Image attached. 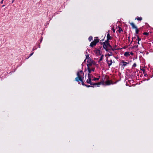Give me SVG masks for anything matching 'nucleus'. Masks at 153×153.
Instances as JSON below:
<instances>
[{
    "label": "nucleus",
    "instance_id": "nucleus-39",
    "mask_svg": "<svg viewBox=\"0 0 153 153\" xmlns=\"http://www.w3.org/2000/svg\"><path fill=\"white\" fill-rule=\"evenodd\" d=\"M130 54H131V55H133L134 53H133V52H131L130 53Z\"/></svg>",
    "mask_w": 153,
    "mask_h": 153
},
{
    "label": "nucleus",
    "instance_id": "nucleus-42",
    "mask_svg": "<svg viewBox=\"0 0 153 153\" xmlns=\"http://www.w3.org/2000/svg\"><path fill=\"white\" fill-rule=\"evenodd\" d=\"M117 45H115V46H114V48H116V47H117Z\"/></svg>",
    "mask_w": 153,
    "mask_h": 153
},
{
    "label": "nucleus",
    "instance_id": "nucleus-1",
    "mask_svg": "<svg viewBox=\"0 0 153 153\" xmlns=\"http://www.w3.org/2000/svg\"><path fill=\"white\" fill-rule=\"evenodd\" d=\"M77 77L75 78L76 81L78 82H79V81H81L82 85L85 86V85L82 80V79L84 78V73L81 70L78 72L77 73Z\"/></svg>",
    "mask_w": 153,
    "mask_h": 153
},
{
    "label": "nucleus",
    "instance_id": "nucleus-25",
    "mask_svg": "<svg viewBox=\"0 0 153 153\" xmlns=\"http://www.w3.org/2000/svg\"><path fill=\"white\" fill-rule=\"evenodd\" d=\"M139 31V30H138L137 28L135 29V33L136 34H138Z\"/></svg>",
    "mask_w": 153,
    "mask_h": 153
},
{
    "label": "nucleus",
    "instance_id": "nucleus-3",
    "mask_svg": "<svg viewBox=\"0 0 153 153\" xmlns=\"http://www.w3.org/2000/svg\"><path fill=\"white\" fill-rule=\"evenodd\" d=\"M86 59H87V63L90 62H93V60H92L89 56L88 54V55H86Z\"/></svg>",
    "mask_w": 153,
    "mask_h": 153
},
{
    "label": "nucleus",
    "instance_id": "nucleus-8",
    "mask_svg": "<svg viewBox=\"0 0 153 153\" xmlns=\"http://www.w3.org/2000/svg\"><path fill=\"white\" fill-rule=\"evenodd\" d=\"M129 23L131 25L133 29H136L137 27L134 25V24L133 22H129Z\"/></svg>",
    "mask_w": 153,
    "mask_h": 153
},
{
    "label": "nucleus",
    "instance_id": "nucleus-2",
    "mask_svg": "<svg viewBox=\"0 0 153 153\" xmlns=\"http://www.w3.org/2000/svg\"><path fill=\"white\" fill-rule=\"evenodd\" d=\"M102 45H103V48L106 51H108V48H111V46L110 45L109 40H105L104 42L100 43Z\"/></svg>",
    "mask_w": 153,
    "mask_h": 153
},
{
    "label": "nucleus",
    "instance_id": "nucleus-34",
    "mask_svg": "<svg viewBox=\"0 0 153 153\" xmlns=\"http://www.w3.org/2000/svg\"><path fill=\"white\" fill-rule=\"evenodd\" d=\"M42 39H43V37H42V36H41V39L40 40V43L42 42Z\"/></svg>",
    "mask_w": 153,
    "mask_h": 153
},
{
    "label": "nucleus",
    "instance_id": "nucleus-30",
    "mask_svg": "<svg viewBox=\"0 0 153 153\" xmlns=\"http://www.w3.org/2000/svg\"><path fill=\"white\" fill-rule=\"evenodd\" d=\"M141 69L142 71H143V73H144V72H145V69L144 68H142V69Z\"/></svg>",
    "mask_w": 153,
    "mask_h": 153
},
{
    "label": "nucleus",
    "instance_id": "nucleus-15",
    "mask_svg": "<svg viewBox=\"0 0 153 153\" xmlns=\"http://www.w3.org/2000/svg\"><path fill=\"white\" fill-rule=\"evenodd\" d=\"M87 69L88 70V77H89V76H90V74L91 73V70L90 69V67H87Z\"/></svg>",
    "mask_w": 153,
    "mask_h": 153
},
{
    "label": "nucleus",
    "instance_id": "nucleus-41",
    "mask_svg": "<svg viewBox=\"0 0 153 153\" xmlns=\"http://www.w3.org/2000/svg\"><path fill=\"white\" fill-rule=\"evenodd\" d=\"M147 75V74H144V76H146Z\"/></svg>",
    "mask_w": 153,
    "mask_h": 153
},
{
    "label": "nucleus",
    "instance_id": "nucleus-37",
    "mask_svg": "<svg viewBox=\"0 0 153 153\" xmlns=\"http://www.w3.org/2000/svg\"><path fill=\"white\" fill-rule=\"evenodd\" d=\"M38 47L39 48H40V43H39V44H38Z\"/></svg>",
    "mask_w": 153,
    "mask_h": 153
},
{
    "label": "nucleus",
    "instance_id": "nucleus-47",
    "mask_svg": "<svg viewBox=\"0 0 153 153\" xmlns=\"http://www.w3.org/2000/svg\"><path fill=\"white\" fill-rule=\"evenodd\" d=\"M135 37H133L132 38V40L133 39H134L135 38Z\"/></svg>",
    "mask_w": 153,
    "mask_h": 153
},
{
    "label": "nucleus",
    "instance_id": "nucleus-20",
    "mask_svg": "<svg viewBox=\"0 0 153 153\" xmlns=\"http://www.w3.org/2000/svg\"><path fill=\"white\" fill-rule=\"evenodd\" d=\"M135 19H137L138 21H141L142 20V18L141 17H137V18Z\"/></svg>",
    "mask_w": 153,
    "mask_h": 153
},
{
    "label": "nucleus",
    "instance_id": "nucleus-36",
    "mask_svg": "<svg viewBox=\"0 0 153 153\" xmlns=\"http://www.w3.org/2000/svg\"><path fill=\"white\" fill-rule=\"evenodd\" d=\"M91 70V71H94L95 70V68H93Z\"/></svg>",
    "mask_w": 153,
    "mask_h": 153
},
{
    "label": "nucleus",
    "instance_id": "nucleus-7",
    "mask_svg": "<svg viewBox=\"0 0 153 153\" xmlns=\"http://www.w3.org/2000/svg\"><path fill=\"white\" fill-rule=\"evenodd\" d=\"M93 41L95 43H96V44H97V43L99 42V40L98 39V37H94V40Z\"/></svg>",
    "mask_w": 153,
    "mask_h": 153
},
{
    "label": "nucleus",
    "instance_id": "nucleus-4",
    "mask_svg": "<svg viewBox=\"0 0 153 153\" xmlns=\"http://www.w3.org/2000/svg\"><path fill=\"white\" fill-rule=\"evenodd\" d=\"M90 84L91 85H97L99 86L100 85V83H94L91 82V83H90Z\"/></svg>",
    "mask_w": 153,
    "mask_h": 153
},
{
    "label": "nucleus",
    "instance_id": "nucleus-17",
    "mask_svg": "<svg viewBox=\"0 0 153 153\" xmlns=\"http://www.w3.org/2000/svg\"><path fill=\"white\" fill-rule=\"evenodd\" d=\"M93 62H90L88 63L87 66V67H90V66H91L92 65Z\"/></svg>",
    "mask_w": 153,
    "mask_h": 153
},
{
    "label": "nucleus",
    "instance_id": "nucleus-28",
    "mask_svg": "<svg viewBox=\"0 0 153 153\" xmlns=\"http://www.w3.org/2000/svg\"><path fill=\"white\" fill-rule=\"evenodd\" d=\"M33 53H34V52H32V53H31V54H30L29 56L28 57H27V58L26 59H28V58H29L31 56H32L33 55Z\"/></svg>",
    "mask_w": 153,
    "mask_h": 153
},
{
    "label": "nucleus",
    "instance_id": "nucleus-13",
    "mask_svg": "<svg viewBox=\"0 0 153 153\" xmlns=\"http://www.w3.org/2000/svg\"><path fill=\"white\" fill-rule=\"evenodd\" d=\"M107 39L106 40H109L111 39V37L110 36L109 32L107 35Z\"/></svg>",
    "mask_w": 153,
    "mask_h": 153
},
{
    "label": "nucleus",
    "instance_id": "nucleus-31",
    "mask_svg": "<svg viewBox=\"0 0 153 153\" xmlns=\"http://www.w3.org/2000/svg\"><path fill=\"white\" fill-rule=\"evenodd\" d=\"M136 66V63H134L132 65L133 67H135Z\"/></svg>",
    "mask_w": 153,
    "mask_h": 153
},
{
    "label": "nucleus",
    "instance_id": "nucleus-19",
    "mask_svg": "<svg viewBox=\"0 0 153 153\" xmlns=\"http://www.w3.org/2000/svg\"><path fill=\"white\" fill-rule=\"evenodd\" d=\"M103 56H104V55H101V56L100 57V59L98 61V63L100 62V61H102V60L103 57Z\"/></svg>",
    "mask_w": 153,
    "mask_h": 153
},
{
    "label": "nucleus",
    "instance_id": "nucleus-21",
    "mask_svg": "<svg viewBox=\"0 0 153 153\" xmlns=\"http://www.w3.org/2000/svg\"><path fill=\"white\" fill-rule=\"evenodd\" d=\"M138 47V45H133L132 47L131 48L132 49H134V48H137Z\"/></svg>",
    "mask_w": 153,
    "mask_h": 153
},
{
    "label": "nucleus",
    "instance_id": "nucleus-27",
    "mask_svg": "<svg viewBox=\"0 0 153 153\" xmlns=\"http://www.w3.org/2000/svg\"><path fill=\"white\" fill-rule=\"evenodd\" d=\"M143 35L147 36L149 34V33L147 32H144L143 33Z\"/></svg>",
    "mask_w": 153,
    "mask_h": 153
},
{
    "label": "nucleus",
    "instance_id": "nucleus-16",
    "mask_svg": "<svg viewBox=\"0 0 153 153\" xmlns=\"http://www.w3.org/2000/svg\"><path fill=\"white\" fill-rule=\"evenodd\" d=\"M130 55L129 52H125L124 54V55L126 57H128Z\"/></svg>",
    "mask_w": 153,
    "mask_h": 153
},
{
    "label": "nucleus",
    "instance_id": "nucleus-44",
    "mask_svg": "<svg viewBox=\"0 0 153 153\" xmlns=\"http://www.w3.org/2000/svg\"><path fill=\"white\" fill-rule=\"evenodd\" d=\"M4 6H5V5H3L2 6V7H4Z\"/></svg>",
    "mask_w": 153,
    "mask_h": 153
},
{
    "label": "nucleus",
    "instance_id": "nucleus-26",
    "mask_svg": "<svg viewBox=\"0 0 153 153\" xmlns=\"http://www.w3.org/2000/svg\"><path fill=\"white\" fill-rule=\"evenodd\" d=\"M123 31L121 27H119V32H120L121 31Z\"/></svg>",
    "mask_w": 153,
    "mask_h": 153
},
{
    "label": "nucleus",
    "instance_id": "nucleus-12",
    "mask_svg": "<svg viewBox=\"0 0 153 153\" xmlns=\"http://www.w3.org/2000/svg\"><path fill=\"white\" fill-rule=\"evenodd\" d=\"M96 45V43H95L94 42H92L91 43L90 46L91 47H93L94 45Z\"/></svg>",
    "mask_w": 153,
    "mask_h": 153
},
{
    "label": "nucleus",
    "instance_id": "nucleus-10",
    "mask_svg": "<svg viewBox=\"0 0 153 153\" xmlns=\"http://www.w3.org/2000/svg\"><path fill=\"white\" fill-rule=\"evenodd\" d=\"M117 50V49H116L115 48H114V47L113 48L112 46H111V48H108V51L107 52H109V51H111V50H112L113 51H114L115 50Z\"/></svg>",
    "mask_w": 153,
    "mask_h": 153
},
{
    "label": "nucleus",
    "instance_id": "nucleus-46",
    "mask_svg": "<svg viewBox=\"0 0 153 153\" xmlns=\"http://www.w3.org/2000/svg\"><path fill=\"white\" fill-rule=\"evenodd\" d=\"M135 37H133L132 38V40L133 39H134L135 38Z\"/></svg>",
    "mask_w": 153,
    "mask_h": 153
},
{
    "label": "nucleus",
    "instance_id": "nucleus-50",
    "mask_svg": "<svg viewBox=\"0 0 153 153\" xmlns=\"http://www.w3.org/2000/svg\"><path fill=\"white\" fill-rule=\"evenodd\" d=\"M132 41H133V40H132V41H131V43L132 42Z\"/></svg>",
    "mask_w": 153,
    "mask_h": 153
},
{
    "label": "nucleus",
    "instance_id": "nucleus-48",
    "mask_svg": "<svg viewBox=\"0 0 153 153\" xmlns=\"http://www.w3.org/2000/svg\"><path fill=\"white\" fill-rule=\"evenodd\" d=\"M136 43H137L136 42H134V44H136Z\"/></svg>",
    "mask_w": 153,
    "mask_h": 153
},
{
    "label": "nucleus",
    "instance_id": "nucleus-40",
    "mask_svg": "<svg viewBox=\"0 0 153 153\" xmlns=\"http://www.w3.org/2000/svg\"><path fill=\"white\" fill-rule=\"evenodd\" d=\"M113 31L114 32H115V30L114 29H113Z\"/></svg>",
    "mask_w": 153,
    "mask_h": 153
},
{
    "label": "nucleus",
    "instance_id": "nucleus-18",
    "mask_svg": "<svg viewBox=\"0 0 153 153\" xmlns=\"http://www.w3.org/2000/svg\"><path fill=\"white\" fill-rule=\"evenodd\" d=\"M94 52H95V53H96L98 54V53H100V49H97L96 50L94 51Z\"/></svg>",
    "mask_w": 153,
    "mask_h": 153
},
{
    "label": "nucleus",
    "instance_id": "nucleus-23",
    "mask_svg": "<svg viewBox=\"0 0 153 153\" xmlns=\"http://www.w3.org/2000/svg\"><path fill=\"white\" fill-rule=\"evenodd\" d=\"M93 39V37L91 36H90L88 38V40L89 41H91Z\"/></svg>",
    "mask_w": 153,
    "mask_h": 153
},
{
    "label": "nucleus",
    "instance_id": "nucleus-22",
    "mask_svg": "<svg viewBox=\"0 0 153 153\" xmlns=\"http://www.w3.org/2000/svg\"><path fill=\"white\" fill-rule=\"evenodd\" d=\"M135 36H136L137 37L138 41V42H139V41H140L141 40V39L137 35H135Z\"/></svg>",
    "mask_w": 153,
    "mask_h": 153
},
{
    "label": "nucleus",
    "instance_id": "nucleus-38",
    "mask_svg": "<svg viewBox=\"0 0 153 153\" xmlns=\"http://www.w3.org/2000/svg\"><path fill=\"white\" fill-rule=\"evenodd\" d=\"M4 0H2L0 2V3L1 4H2L3 3V1Z\"/></svg>",
    "mask_w": 153,
    "mask_h": 153
},
{
    "label": "nucleus",
    "instance_id": "nucleus-51",
    "mask_svg": "<svg viewBox=\"0 0 153 153\" xmlns=\"http://www.w3.org/2000/svg\"><path fill=\"white\" fill-rule=\"evenodd\" d=\"M132 41H133V40H132V41H131V43L132 42Z\"/></svg>",
    "mask_w": 153,
    "mask_h": 153
},
{
    "label": "nucleus",
    "instance_id": "nucleus-5",
    "mask_svg": "<svg viewBox=\"0 0 153 153\" xmlns=\"http://www.w3.org/2000/svg\"><path fill=\"white\" fill-rule=\"evenodd\" d=\"M106 61L107 64H108V66L109 67H110L111 65L112 64V62L111 59L109 61L107 59H106Z\"/></svg>",
    "mask_w": 153,
    "mask_h": 153
},
{
    "label": "nucleus",
    "instance_id": "nucleus-6",
    "mask_svg": "<svg viewBox=\"0 0 153 153\" xmlns=\"http://www.w3.org/2000/svg\"><path fill=\"white\" fill-rule=\"evenodd\" d=\"M121 63H122V64H120L122 66H123L124 67L126 66L128 64V63L125 62L123 60H122L121 62Z\"/></svg>",
    "mask_w": 153,
    "mask_h": 153
},
{
    "label": "nucleus",
    "instance_id": "nucleus-49",
    "mask_svg": "<svg viewBox=\"0 0 153 153\" xmlns=\"http://www.w3.org/2000/svg\"><path fill=\"white\" fill-rule=\"evenodd\" d=\"M137 43H138V44H140V43H139V42H138V41Z\"/></svg>",
    "mask_w": 153,
    "mask_h": 153
},
{
    "label": "nucleus",
    "instance_id": "nucleus-43",
    "mask_svg": "<svg viewBox=\"0 0 153 153\" xmlns=\"http://www.w3.org/2000/svg\"><path fill=\"white\" fill-rule=\"evenodd\" d=\"M15 0H12V3H13Z\"/></svg>",
    "mask_w": 153,
    "mask_h": 153
},
{
    "label": "nucleus",
    "instance_id": "nucleus-33",
    "mask_svg": "<svg viewBox=\"0 0 153 153\" xmlns=\"http://www.w3.org/2000/svg\"><path fill=\"white\" fill-rule=\"evenodd\" d=\"M37 48H36L35 47H34L33 48V51H34V50H35L36 49H37Z\"/></svg>",
    "mask_w": 153,
    "mask_h": 153
},
{
    "label": "nucleus",
    "instance_id": "nucleus-11",
    "mask_svg": "<svg viewBox=\"0 0 153 153\" xmlns=\"http://www.w3.org/2000/svg\"><path fill=\"white\" fill-rule=\"evenodd\" d=\"M49 17L50 20H51L53 17V15L52 12H50L49 13Z\"/></svg>",
    "mask_w": 153,
    "mask_h": 153
},
{
    "label": "nucleus",
    "instance_id": "nucleus-45",
    "mask_svg": "<svg viewBox=\"0 0 153 153\" xmlns=\"http://www.w3.org/2000/svg\"><path fill=\"white\" fill-rule=\"evenodd\" d=\"M130 38V37H128V39L129 40V39Z\"/></svg>",
    "mask_w": 153,
    "mask_h": 153
},
{
    "label": "nucleus",
    "instance_id": "nucleus-29",
    "mask_svg": "<svg viewBox=\"0 0 153 153\" xmlns=\"http://www.w3.org/2000/svg\"><path fill=\"white\" fill-rule=\"evenodd\" d=\"M99 79V78H95L94 79H93V80H94V81L98 80Z\"/></svg>",
    "mask_w": 153,
    "mask_h": 153
},
{
    "label": "nucleus",
    "instance_id": "nucleus-35",
    "mask_svg": "<svg viewBox=\"0 0 153 153\" xmlns=\"http://www.w3.org/2000/svg\"><path fill=\"white\" fill-rule=\"evenodd\" d=\"M86 59L84 60V62H83L82 63V66H83V64H84V63L86 61Z\"/></svg>",
    "mask_w": 153,
    "mask_h": 153
},
{
    "label": "nucleus",
    "instance_id": "nucleus-14",
    "mask_svg": "<svg viewBox=\"0 0 153 153\" xmlns=\"http://www.w3.org/2000/svg\"><path fill=\"white\" fill-rule=\"evenodd\" d=\"M88 79H87L86 81V82L88 84H90L91 82V79L90 76H89V77H88Z\"/></svg>",
    "mask_w": 153,
    "mask_h": 153
},
{
    "label": "nucleus",
    "instance_id": "nucleus-24",
    "mask_svg": "<svg viewBox=\"0 0 153 153\" xmlns=\"http://www.w3.org/2000/svg\"><path fill=\"white\" fill-rule=\"evenodd\" d=\"M110 53H108L107 54V55H108V56H111L112 55V52H111L110 51H109L108 52Z\"/></svg>",
    "mask_w": 153,
    "mask_h": 153
},
{
    "label": "nucleus",
    "instance_id": "nucleus-9",
    "mask_svg": "<svg viewBox=\"0 0 153 153\" xmlns=\"http://www.w3.org/2000/svg\"><path fill=\"white\" fill-rule=\"evenodd\" d=\"M129 23L131 25L133 29H136L137 27L134 25V24L133 22H129Z\"/></svg>",
    "mask_w": 153,
    "mask_h": 153
},
{
    "label": "nucleus",
    "instance_id": "nucleus-32",
    "mask_svg": "<svg viewBox=\"0 0 153 153\" xmlns=\"http://www.w3.org/2000/svg\"><path fill=\"white\" fill-rule=\"evenodd\" d=\"M85 86L86 87H94V86H91L90 85H85Z\"/></svg>",
    "mask_w": 153,
    "mask_h": 153
}]
</instances>
